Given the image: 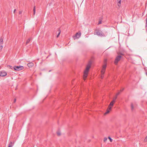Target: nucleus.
Instances as JSON below:
<instances>
[{
	"mask_svg": "<svg viewBox=\"0 0 147 147\" xmlns=\"http://www.w3.org/2000/svg\"><path fill=\"white\" fill-rule=\"evenodd\" d=\"M91 65V63L90 62L86 66V69L84 71V79L86 78L87 76L88 72L90 67Z\"/></svg>",
	"mask_w": 147,
	"mask_h": 147,
	"instance_id": "nucleus-1",
	"label": "nucleus"
},
{
	"mask_svg": "<svg viewBox=\"0 0 147 147\" xmlns=\"http://www.w3.org/2000/svg\"><path fill=\"white\" fill-rule=\"evenodd\" d=\"M107 67V65L106 64H105L103 66L101 70V73L102 74V75L101 76V78H103V76L105 71V69Z\"/></svg>",
	"mask_w": 147,
	"mask_h": 147,
	"instance_id": "nucleus-2",
	"label": "nucleus"
},
{
	"mask_svg": "<svg viewBox=\"0 0 147 147\" xmlns=\"http://www.w3.org/2000/svg\"><path fill=\"white\" fill-rule=\"evenodd\" d=\"M24 67L23 66H14L13 67L14 70H20L23 69Z\"/></svg>",
	"mask_w": 147,
	"mask_h": 147,
	"instance_id": "nucleus-3",
	"label": "nucleus"
},
{
	"mask_svg": "<svg viewBox=\"0 0 147 147\" xmlns=\"http://www.w3.org/2000/svg\"><path fill=\"white\" fill-rule=\"evenodd\" d=\"M121 57V56L119 55L117 56L115 59L114 63L115 64H117L118 62L120 60Z\"/></svg>",
	"mask_w": 147,
	"mask_h": 147,
	"instance_id": "nucleus-4",
	"label": "nucleus"
},
{
	"mask_svg": "<svg viewBox=\"0 0 147 147\" xmlns=\"http://www.w3.org/2000/svg\"><path fill=\"white\" fill-rule=\"evenodd\" d=\"M96 34L98 36H103L104 35V34L103 33L102 31H98L97 32H96Z\"/></svg>",
	"mask_w": 147,
	"mask_h": 147,
	"instance_id": "nucleus-5",
	"label": "nucleus"
},
{
	"mask_svg": "<svg viewBox=\"0 0 147 147\" xmlns=\"http://www.w3.org/2000/svg\"><path fill=\"white\" fill-rule=\"evenodd\" d=\"M7 74L6 72L5 71H2L0 73V76L4 77Z\"/></svg>",
	"mask_w": 147,
	"mask_h": 147,
	"instance_id": "nucleus-6",
	"label": "nucleus"
},
{
	"mask_svg": "<svg viewBox=\"0 0 147 147\" xmlns=\"http://www.w3.org/2000/svg\"><path fill=\"white\" fill-rule=\"evenodd\" d=\"M81 35L80 33H79L78 32L74 36H73V38H74V39H76L77 38H78L80 37Z\"/></svg>",
	"mask_w": 147,
	"mask_h": 147,
	"instance_id": "nucleus-7",
	"label": "nucleus"
},
{
	"mask_svg": "<svg viewBox=\"0 0 147 147\" xmlns=\"http://www.w3.org/2000/svg\"><path fill=\"white\" fill-rule=\"evenodd\" d=\"M114 104V103L112 101L110 102L108 107L109 108L110 110H111V109L112 106H113Z\"/></svg>",
	"mask_w": 147,
	"mask_h": 147,
	"instance_id": "nucleus-8",
	"label": "nucleus"
},
{
	"mask_svg": "<svg viewBox=\"0 0 147 147\" xmlns=\"http://www.w3.org/2000/svg\"><path fill=\"white\" fill-rule=\"evenodd\" d=\"M27 65L29 67H31L33 66L34 64L32 62L29 63L27 64Z\"/></svg>",
	"mask_w": 147,
	"mask_h": 147,
	"instance_id": "nucleus-9",
	"label": "nucleus"
},
{
	"mask_svg": "<svg viewBox=\"0 0 147 147\" xmlns=\"http://www.w3.org/2000/svg\"><path fill=\"white\" fill-rule=\"evenodd\" d=\"M14 145V143H13L12 142H11L8 145V147H12Z\"/></svg>",
	"mask_w": 147,
	"mask_h": 147,
	"instance_id": "nucleus-10",
	"label": "nucleus"
},
{
	"mask_svg": "<svg viewBox=\"0 0 147 147\" xmlns=\"http://www.w3.org/2000/svg\"><path fill=\"white\" fill-rule=\"evenodd\" d=\"M146 25L145 27L146 29V31H147V14L146 15Z\"/></svg>",
	"mask_w": 147,
	"mask_h": 147,
	"instance_id": "nucleus-11",
	"label": "nucleus"
},
{
	"mask_svg": "<svg viewBox=\"0 0 147 147\" xmlns=\"http://www.w3.org/2000/svg\"><path fill=\"white\" fill-rule=\"evenodd\" d=\"M121 1H117V5L119 7H120L121 6Z\"/></svg>",
	"mask_w": 147,
	"mask_h": 147,
	"instance_id": "nucleus-12",
	"label": "nucleus"
},
{
	"mask_svg": "<svg viewBox=\"0 0 147 147\" xmlns=\"http://www.w3.org/2000/svg\"><path fill=\"white\" fill-rule=\"evenodd\" d=\"M33 11V12H34V13H33L34 15L35 14V12H36V6H34Z\"/></svg>",
	"mask_w": 147,
	"mask_h": 147,
	"instance_id": "nucleus-13",
	"label": "nucleus"
},
{
	"mask_svg": "<svg viewBox=\"0 0 147 147\" xmlns=\"http://www.w3.org/2000/svg\"><path fill=\"white\" fill-rule=\"evenodd\" d=\"M111 110H110L108 108V109H107L106 112L105 113V115L108 113Z\"/></svg>",
	"mask_w": 147,
	"mask_h": 147,
	"instance_id": "nucleus-14",
	"label": "nucleus"
},
{
	"mask_svg": "<svg viewBox=\"0 0 147 147\" xmlns=\"http://www.w3.org/2000/svg\"><path fill=\"white\" fill-rule=\"evenodd\" d=\"M58 31H59V32L58 34V35L57 36V38H58L59 37V34H60L61 33V31L60 29H59Z\"/></svg>",
	"mask_w": 147,
	"mask_h": 147,
	"instance_id": "nucleus-15",
	"label": "nucleus"
},
{
	"mask_svg": "<svg viewBox=\"0 0 147 147\" xmlns=\"http://www.w3.org/2000/svg\"><path fill=\"white\" fill-rule=\"evenodd\" d=\"M7 67L11 69H12L13 68V67L10 65H8Z\"/></svg>",
	"mask_w": 147,
	"mask_h": 147,
	"instance_id": "nucleus-16",
	"label": "nucleus"
},
{
	"mask_svg": "<svg viewBox=\"0 0 147 147\" xmlns=\"http://www.w3.org/2000/svg\"><path fill=\"white\" fill-rule=\"evenodd\" d=\"M57 134L58 136H60L61 135V133L59 131H58L57 132Z\"/></svg>",
	"mask_w": 147,
	"mask_h": 147,
	"instance_id": "nucleus-17",
	"label": "nucleus"
},
{
	"mask_svg": "<svg viewBox=\"0 0 147 147\" xmlns=\"http://www.w3.org/2000/svg\"><path fill=\"white\" fill-rule=\"evenodd\" d=\"M30 40V38H28L27 40L26 41V44H27L29 42Z\"/></svg>",
	"mask_w": 147,
	"mask_h": 147,
	"instance_id": "nucleus-18",
	"label": "nucleus"
},
{
	"mask_svg": "<svg viewBox=\"0 0 147 147\" xmlns=\"http://www.w3.org/2000/svg\"><path fill=\"white\" fill-rule=\"evenodd\" d=\"M131 108L132 110H133L134 109V106L132 103L131 104Z\"/></svg>",
	"mask_w": 147,
	"mask_h": 147,
	"instance_id": "nucleus-19",
	"label": "nucleus"
},
{
	"mask_svg": "<svg viewBox=\"0 0 147 147\" xmlns=\"http://www.w3.org/2000/svg\"><path fill=\"white\" fill-rule=\"evenodd\" d=\"M3 43V39L1 38H0V44H1Z\"/></svg>",
	"mask_w": 147,
	"mask_h": 147,
	"instance_id": "nucleus-20",
	"label": "nucleus"
},
{
	"mask_svg": "<svg viewBox=\"0 0 147 147\" xmlns=\"http://www.w3.org/2000/svg\"><path fill=\"white\" fill-rule=\"evenodd\" d=\"M108 138L109 139L110 141L112 142L113 140L110 137H109Z\"/></svg>",
	"mask_w": 147,
	"mask_h": 147,
	"instance_id": "nucleus-21",
	"label": "nucleus"
},
{
	"mask_svg": "<svg viewBox=\"0 0 147 147\" xmlns=\"http://www.w3.org/2000/svg\"><path fill=\"white\" fill-rule=\"evenodd\" d=\"M144 142H146L147 141V136H146V138H145L144 140Z\"/></svg>",
	"mask_w": 147,
	"mask_h": 147,
	"instance_id": "nucleus-22",
	"label": "nucleus"
},
{
	"mask_svg": "<svg viewBox=\"0 0 147 147\" xmlns=\"http://www.w3.org/2000/svg\"><path fill=\"white\" fill-rule=\"evenodd\" d=\"M107 140V138H104V142H105Z\"/></svg>",
	"mask_w": 147,
	"mask_h": 147,
	"instance_id": "nucleus-23",
	"label": "nucleus"
},
{
	"mask_svg": "<svg viewBox=\"0 0 147 147\" xmlns=\"http://www.w3.org/2000/svg\"><path fill=\"white\" fill-rule=\"evenodd\" d=\"M101 23H102V20H100L98 23V24H101Z\"/></svg>",
	"mask_w": 147,
	"mask_h": 147,
	"instance_id": "nucleus-24",
	"label": "nucleus"
},
{
	"mask_svg": "<svg viewBox=\"0 0 147 147\" xmlns=\"http://www.w3.org/2000/svg\"><path fill=\"white\" fill-rule=\"evenodd\" d=\"M115 101H116V100L115 99H113L112 101V102H113L114 103L115 102Z\"/></svg>",
	"mask_w": 147,
	"mask_h": 147,
	"instance_id": "nucleus-25",
	"label": "nucleus"
},
{
	"mask_svg": "<svg viewBox=\"0 0 147 147\" xmlns=\"http://www.w3.org/2000/svg\"><path fill=\"white\" fill-rule=\"evenodd\" d=\"M22 13V12L21 11H19V14H21Z\"/></svg>",
	"mask_w": 147,
	"mask_h": 147,
	"instance_id": "nucleus-26",
	"label": "nucleus"
},
{
	"mask_svg": "<svg viewBox=\"0 0 147 147\" xmlns=\"http://www.w3.org/2000/svg\"><path fill=\"white\" fill-rule=\"evenodd\" d=\"M117 96H116L114 98V99H115V100H116V99H117Z\"/></svg>",
	"mask_w": 147,
	"mask_h": 147,
	"instance_id": "nucleus-27",
	"label": "nucleus"
},
{
	"mask_svg": "<svg viewBox=\"0 0 147 147\" xmlns=\"http://www.w3.org/2000/svg\"><path fill=\"white\" fill-rule=\"evenodd\" d=\"M119 93H120L119 92L117 93V94L116 96H117L119 94Z\"/></svg>",
	"mask_w": 147,
	"mask_h": 147,
	"instance_id": "nucleus-28",
	"label": "nucleus"
},
{
	"mask_svg": "<svg viewBox=\"0 0 147 147\" xmlns=\"http://www.w3.org/2000/svg\"><path fill=\"white\" fill-rule=\"evenodd\" d=\"M2 47H3V46H1V47H0V49H2Z\"/></svg>",
	"mask_w": 147,
	"mask_h": 147,
	"instance_id": "nucleus-29",
	"label": "nucleus"
},
{
	"mask_svg": "<svg viewBox=\"0 0 147 147\" xmlns=\"http://www.w3.org/2000/svg\"><path fill=\"white\" fill-rule=\"evenodd\" d=\"M16 9H15L14 10V11H13V13H15V12L16 11Z\"/></svg>",
	"mask_w": 147,
	"mask_h": 147,
	"instance_id": "nucleus-30",
	"label": "nucleus"
},
{
	"mask_svg": "<svg viewBox=\"0 0 147 147\" xmlns=\"http://www.w3.org/2000/svg\"><path fill=\"white\" fill-rule=\"evenodd\" d=\"M16 101V99H15L14 100V102H15Z\"/></svg>",
	"mask_w": 147,
	"mask_h": 147,
	"instance_id": "nucleus-31",
	"label": "nucleus"
},
{
	"mask_svg": "<svg viewBox=\"0 0 147 147\" xmlns=\"http://www.w3.org/2000/svg\"><path fill=\"white\" fill-rule=\"evenodd\" d=\"M106 61H107V60L105 59V62H106Z\"/></svg>",
	"mask_w": 147,
	"mask_h": 147,
	"instance_id": "nucleus-32",
	"label": "nucleus"
},
{
	"mask_svg": "<svg viewBox=\"0 0 147 147\" xmlns=\"http://www.w3.org/2000/svg\"><path fill=\"white\" fill-rule=\"evenodd\" d=\"M117 1H121V0H117Z\"/></svg>",
	"mask_w": 147,
	"mask_h": 147,
	"instance_id": "nucleus-33",
	"label": "nucleus"
},
{
	"mask_svg": "<svg viewBox=\"0 0 147 147\" xmlns=\"http://www.w3.org/2000/svg\"><path fill=\"white\" fill-rule=\"evenodd\" d=\"M123 90H121V91H123Z\"/></svg>",
	"mask_w": 147,
	"mask_h": 147,
	"instance_id": "nucleus-34",
	"label": "nucleus"
},
{
	"mask_svg": "<svg viewBox=\"0 0 147 147\" xmlns=\"http://www.w3.org/2000/svg\"><path fill=\"white\" fill-rule=\"evenodd\" d=\"M51 71V70H50L49 71V72L50 71Z\"/></svg>",
	"mask_w": 147,
	"mask_h": 147,
	"instance_id": "nucleus-35",
	"label": "nucleus"
}]
</instances>
